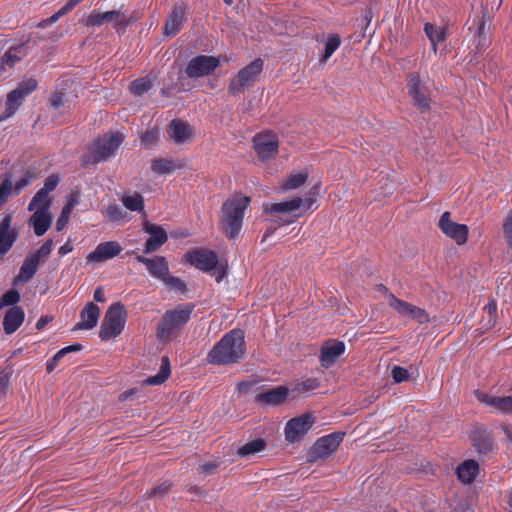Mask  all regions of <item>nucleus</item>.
<instances>
[{
	"label": "nucleus",
	"instance_id": "obj_4",
	"mask_svg": "<svg viewBox=\"0 0 512 512\" xmlns=\"http://www.w3.org/2000/svg\"><path fill=\"white\" fill-rule=\"evenodd\" d=\"M185 260L197 269L210 272L217 282L226 275L225 266L218 261L217 254L207 249H195L185 255Z\"/></svg>",
	"mask_w": 512,
	"mask_h": 512
},
{
	"label": "nucleus",
	"instance_id": "obj_13",
	"mask_svg": "<svg viewBox=\"0 0 512 512\" xmlns=\"http://www.w3.org/2000/svg\"><path fill=\"white\" fill-rule=\"evenodd\" d=\"M345 433L334 432L319 438L311 448V456L316 459L329 457L343 441Z\"/></svg>",
	"mask_w": 512,
	"mask_h": 512
},
{
	"label": "nucleus",
	"instance_id": "obj_22",
	"mask_svg": "<svg viewBox=\"0 0 512 512\" xmlns=\"http://www.w3.org/2000/svg\"><path fill=\"white\" fill-rule=\"evenodd\" d=\"M345 351V344L342 341L331 340L326 342L319 356L320 363L323 367L329 368L333 365L337 358Z\"/></svg>",
	"mask_w": 512,
	"mask_h": 512
},
{
	"label": "nucleus",
	"instance_id": "obj_14",
	"mask_svg": "<svg viewBox=\"0 0 512 512\" xmlns=\"http://www.w3.org/2000/svg\"><path fill=\"white\" fill-rule=\"evenodd\" d=\"M13 217V212L6 211L0 221V258L12 248L19 237L18 231L11 228Z\"/></svg>",
	"mask_w": 512,
	"mask_h": 512
},
{
	"label": "nucleus",
	"instance_id": "obj_39",
	"mask_svg": "<svg viewBox=\"0 0 512 512\" xmlns=\"http://www.w3.org/2000/svg\"><path fill=\"white\" fill-rule=\"evenodd\" d=\"M122 203L130 211L142 212L144 210V199L138 193L124 195Z\"/></svg>",
	"mask_w": 512,
	"mask_h": 512
},
{
	"label": "nucleus",
	"instance_id": "obj_42",
	"mask_svg": "<svg viewBox=\"0 0 512 512\" xmlns=\"http://www.w3.org/2000/svg\"><path fill=\"white\" fill-rule=\"evenodd\" d=\"M164 285L175 291H184L186 288L185 283L178 277L167 274V276L161 281Z\"/></svg>",
	"mask_w": 512,
	"mask_h": 512
},
{
	"label": "nucleus",
	"instance_id": "obj_40",
	"mask_svg": "<svg viewBox=\"0 0 512 512\" xmlns=\"http://www.w3.org/2000/svg\"><path fill=\"white\" fill-rule=\"evenodd\" d=\"M152 82L149 78H140L134 80L130 85V90L135 95H141L150 90Z\"/></svg>",
	"mask_w": 512,
	"mask_h": 512
},
{
	"label": "nucleus",
	"instance_id": "obj_49",
	"mask_svg": "<svg viewBox=\"0 0 512 512\" xmlns=\"http://www.w3.org/2000/svg\"><path fill=\"white\" fill-rule=\"evenodd\" d=\"M34 178H35L34 175H32L30 172L25 173L21 177V179L15 184V187H14L15 192L19 193L24 188L29 186L33 182Z\"/></svg>",
	"mask_w": 512,
	"mask_h": 512
},
{
	"label": "nucleus",
	"instance_id": "obj_20",
	"mask_svg": "<svg viewBox=\"0 0 512 512\" xmlns=\"http://www.w3.org/2000/svg\"><path fill=\"white\" fill-rule=\"evenodd\" d=\"M475 395L479 402L497 413H512V396H493L480 391H476Z\"/></svg>",
	"mask_w": 512,
	"mask_h": 512
},
{
	"label": "nucleus",
	"instance_id": "obj_7",
	"mask_svg": "<svg viewBox=\"0 0 512 512\" xmlns=\"http://www.w3.org/2000/svg\"><path fill=\"white\" fill-rule=\"evenodd\" d=\"M263 70V61L256 59L238 71L231 79L228 90L233 95H238L249 88L259 77Z\"/></svg>",
	"mask_w": 512,
	"mask_h": 512
},
{
	"label": "nucleus",
	"instance_id": "obj_37",
	"mask_svg": "<svg viewBox=\"0 0 512 512\" xmlns=\"http://www.w3.org/2000/svg\"><path fill=\"white\" fill-rule=\"evenodd\" d=\"M266 447V442L262 439H254L238 448V455L240 457H247L263 451Z\"/></svg>",
	"mask_w": 512,
	"mask_h": 512
},
{
	"label": "nucleus",
	"instance_id": "obj_19",
	"mask_svg": "<svg viewBox=\"0 0 512 512\" xmlns=\"http://www.w3.org/2000/svg\"><path fill=\"white\" fill-rule=\"evenodd\" d=\"M143 231L150 235L145 244V253L149 254L156 251L168 240L166 231L159 225L144 222Z\"/></svg>",
	"mask_w": 512,
	"mask_h": 512
},
{
	"label": "nucleus",
	"instance_id": "obj_51",
	"mask_svg": "<svg viewBox=\"0 0 512 512\" xmlns=\"http://www.w3.org/2000/svg\"><path fill=\"white\" fill-rule=\"evenodd\" d=\"M10 375L5 370H0V397L6 394L9 386Z\"/></svg>",
	"mask_w": 512,
	"mask_h": 512
},
{
	"label": "nucleus",
	"instance_id": "obj_31",
	"mask_svg": "<svg viewBox=\"0 0 512 512\" xmlns=\"http://www.w3.org/2000/svg\"><path fill=\"white\" fill-rule=\"evenodd\" d=\"M183 166L184 163L181 161H175L166 158H157L151 161V169L160 175L170 174L176 169L182 168Z\"/></svg>",
	"mask_w": 512,
	"mask_h": 512
},
{
	"label": "nucleus",
	"instance_id": "obj_36",
	"mask_svg": "<svg viewBox=\"0 0 512 512\" xmlns=\"http://www.w3.org/2000/svg\"><path fill=\"white\" fill-rule=\"evenodd\" d=\"M308 173L306 171L293 172L281 185L282 190L289 191L300 187L306 182Z\"/></svg>",
	"mask_w": 512,
	"mask_h": 512
},
{
	"label": "nucleus",
	"instance_id": "obj_58",
	"mask_svg": "<svg viewBox=\"0 0 512 512\" xmlns=\"http://www.w3.org/2000/svg\"><path fill=\"white\" fill-rule=\"evenodd\" d=\"M83 0H68L64 7V11L70 12L75 6L81 3Z\"/></svg>",
	"mask_w": 512,
	"mask_h": 512
},
{
	"label": "nucleus",
	"instance_id": "obj_47",
	"mask_svg": "<svg viewBox=\"0 0 512 512\" xmlns=\"http://www.w3.org/2000/svg\"><path fill=\"white\" fill-rule=\"evenodd\" d=\"M391 375L396 383H401L409 379V372L406 368L395 366L392 368Z\"/></svg>",
	"mask_w": 512,
	"mask_h": 512
},
{
	"label": "nucleus",
	"instance_id": "obj_54",
	"mask_svg": "<svg viewBox=\"0 0 512 512\" xmlns=\"http://www.w3.org/2000/svg\"><path fill=\"white\" fill-rule=\"evenodd\" d=\"M70 216H71L70 214L61 211L60 216L56 222L57 231H62L66 227Z\"/></svg>",
	"mask_w": 512,
	"mask_h": 512
},
{
	"label": "nucleus",
	"instance_id": "obj_43",
	"mask_svg": "<svg viewBox=\"0 0 512 512\" xmlns=\"http://www.w3.org/2000/svg\"><path fill=\"white\" fill-rule=\"evenodd\" d=\"M79 202L80 193L78 191H73L67 196L65 205L61 211L71 215L72 211L79 204Z\"/></svg>",
	"mask_w": 512,
	"mask_h": 512
},
{
	"label": "nucleus",
	"instance_id": "obj_35",
	"mask_svg": "<svg viewBox=\"0 0 512 512\" xmlns=\"http://www.w3.org/2000/svg\"><path fill=\"white\" fill-rule=\"evenodd\" d=\"M24 97L19 94V91L13 90L7 95L6 99V113L0 117L1 121L11 117L20 107Z\"/></svg>",
	"mask_w": 512,
	"mask_h": 512
},
{
	"label": "nucleus",
	"instance_id": "obj_25",
	"mask_svg": "<svg viewBox=\"0 0 512 512\" xmlns=\"http://www.w3.org/2000/svg\"><path fill=\"white\" fill-rule=\"evenodd\" d=\"M408 86L409 94L414 99L415 104L422 109H427L429 107V98L425 94V87L419 76L412 75L409 79Z\"/></svg>",
	"mask_w": 512,
	"mask_h": 512
},
{
	"label": "nucleus",
	"instance_id": "obj_63",
	"mask_svg": "<svg viewBox=\"0 0 512 512\" xmlns=\"http://www.w3.org/2000/svg\"><path fill=\"white\" fill-rule=\"evenodd\" d=\"M141 17V14L139 11H134L131 13L130 16H126V20H128L129 22L127 23V27L132 24L133 22L137 21L138 19H140Z\"/></svg>",
	"mask_w": 512,
	"mask_h": 512
},
{
	"label": "nucleus",
	"instance_id": "obj_50",
	"mask_svg": "<svg viewBox=\"0 0 512 512\" xmlns=\"http://www.w3.org/2000/svg\"><path fill=\"white\" fill-rule=\"evenodd\" d=\"M104 213L112 221H120L123 218L121 209L116 205L107 207Z\"/></svg>",
	"mask_w": 512,
	"mask_h": 512
},
{
	"label": "nucleus",
	"instance_id": "obj_30",
	"mask_svg": "<svg viewBox=\"0 0 512 512\" xmlns=\"http://www.w3.org/2000/svg\"><path fill=\"white\" fill-rule=\"evenodd\" d=\"M39 263L30 256H27L19 270V273L13 280V285L28 282L37 272Z\"/></svg>",
	"mask_w": 512,
	"mask_h": 512
},
{
	"label": "nucleus",
	"instance_id": "obj_38",
	"mask_svg": "<svg viewBox=\"0 0 512 512\" xmlns=\"http://www.w3.org/2000/svg\"><path fill=\"white\" fill-rule=\"evenodd\" d=\"M341 40L336 34H330L326 38L324 51L320 56V62L325 64L327 60L333 55V53L340 47Z\"/></svg>",
	"mask_w": 512,
	"mask_h": 512
},
{
	"label": "nucleus",
	"instance_id": "obj_16",
	"mask_svg": "<svg viewBox=\"0 0 512 512\" xmlns=\"http://www.w3.org/2000/svg\"><path fill=\"white\" fill-rule=\"evenodd\" d=\"M122 250V246L117 241L102 242L86 256V262L91 264L103 263L117 257Z\"/></svg>",
	"mask_w": 512,
	"mask_h": 512
},
{
	"label": "nucleus",
	"instance_id": "obj_12",
	"mask_svg": "<svg viewBox=\"0 0 512 512\" xmlns=\"http://www.w3.org/2000/svg\"><path fill=\"white\" fill-rule=\"evenodd\" d=\"M254 149L262 160L275 157L278 153V137L271 132L259 133L253 138Z\"/></svg>",
	"mask_w": 512,
	"mask_h": 512
},
{
	"label": "nucleus",
	"instance_id": "obj_34",
	"mask_svg": "<svg viewBox=\"0 0 512 512\" xmlns=\"http://www.w3.org/2000/svg\"><path fill=\"white\" fill-rule=\"evenodd\" d=\"M170 375V363L167 357L161 360V366L158 373L154 376L147 377L144 380L146 385H160L167 380Z\"/></svg>",
	"mask_w": 512,
	"mask_h": 512
},
{
	"label": "nucleus",
	"instance_id": "obj_18",
	"mask_svg": "<svg viewBox=\"0 0 512 512\" xmlns=\"http://www.w3.org/2000/svg\"><path fill=\"white\" fill-rule=\"evenodd\" d=\"M169 138L176 145H183L191 142L194 138V132L191 126L180 119L172 120L167 130Z\"/></svg>",
	"mask_w": 512,
	"mask_h": 512
},
{
	"label": "nucleus",
	"instance_id": "obj_6",
	"mask_svg": "<svg viewBox=\"0 0 512 512\" xmlns=\"http://www.w3.org/2000/svg\"><path fill=\"white\" fill-rule=\"evenodd\" d=\"M126 323V311L124 307L115 303L109 307L101 323L99 336L102 340L108 341L117 337L123 330Z\"/></svg>",
	"mask_w": 512,
	"mask_h": 512
},
{
	"label": "nucleus",
	"instance_id": "obj_10",
	"mask_svg": "<svg viewBox=\"0 0 512 512\" xmlns=\"http://www.w3.org/2000/svg\"><path fill=\"white\" fill-rule=\"evenodd\" d=\"M315 417L311 413H305L290 419L285 425V438L288 442L299 441L312 427Z\"/></svg>",
	"mask_w": 512,
	"mask_h": 512
},
{
	"label": "nucleus",
	"instance_id": "obj_3",
	"mask_svg": "<svg viewBox=\"0 0 512 512\" xmlns=\"http://www.w3.org/2000/svg\"><path fill=\"white\" fill-rule=\"evenodd\" d=\"M195 305L181 304L174 309L167 310L157 327V334L161 340L169 338L172 333L184 326L191 318Z\"/></svg>",
	"mask_w": 512,
	"mask_h": 512
},
{
	"label": "nucleus",
	"instance_id": "obj_23",
	"mask_svg": "<svg viewBox=\"0 0 512 512\" xmlns=\"http://www.w3.org/2000/svg\"><path fill=\"white\" fill-rule=\"evenodd\" d=\"M100 314V308L95 303H87L81 311V320L75 325V329L90 330L94 328L98 323Z\"/></svg>",
	"mask_w": 512,
	"mask_h": 512
},
{
	"label": "nucleus",
	"instance_id": "obj_48",
	"mask_svg": "<svg viewBox=\"0 0 512 512\" xmlns=\"http://www.w3.org/2000/svg\"><path fill=\"white\" fill-rule=\"evenodd\" d=\"M59 181V176L53 174L45 180L44 186L39 191L45 192L46 194L49 195V193L52 192L58 186Z\"/></svg>",
	"mask_w": 512,
	"mask_h": 512
},
{
	"label": "nucleus",
	"instance_id": "obj_8",
	"mask_svg": "<svg viewBox=\"0 0 512 512\" xmlns=\"http://www.w3.org/2000/svg\"><path fill=\"white\" fill-rule=\"evenodd\" d=\"M126 14L119 10H110L99 12L94 10L87 18V25L101 26L103 24L114 23L117 32H124L127 28Z\"/></svg>",
	"mask_w": 512,
	"mask_h": 512
},
{
	"label": "nucleus",
	"instance_id": "obj_5",
	"mask_svg": "<svg viewBox=\"0 0 512 512\" xmlns=\"http://www.w3.org/2000/svg\"><path fill=\"white\" fill-rule=\"evenodd\" d=\"M314 202L315 199L312 196L304 198L296 197L277 203L266 202L263 204V210L270 214H283L298 218L309 211Z\"/></svg>",
	"mask_w": 512,
	"mask_h": 512
},
{
	"label": "nucleus",
	"instance_id": "obj_17",
	"mask_svg": "<svg viewBox=\"0 0 512 512\" xmlns=\"http://www.w3.org/2000/svg\"><path fill=\"white\" fill-rule=\"evenodd\" d=\"M388 304L403 317L417 320L420 323L428 321V315L423 309L400 300L393 294H388Z\"/></svg>",
	"mask_w": 512,
	"mask_h": 512
},
{
	"label": "nucleus",
	"instance_id": "obj_21",
	"mask_svg": "<svg viewBox=\"0 0 512 512\" xmlns=\"http://www.w3.org/2000/svg\"><path fill=\"white\" fill-rule=\"evenodd\" d=\"M137 261L144 264L149 271V274L160 281H162L169 273V265L165 257L156 256L153 258H146L138 255Z\"/></svg>",
	"mask_w": 512,
	"mask_h": 512
},
{
	"label": "nucleus",
	"instance_id": "obj_56",
	"mask_svg": "<svg viewBox=\"0 0 512 512\" xmlns=\"http://www.w3.org/2000/svg\"><path fill=\"white\" fill-rule=\"evenodd\" d=\"M484 311L487 312V314L490 316V317H494L495 314H496V311H497V306H496V303L491 301L489 303H487L485 306H484Z\"/></svg>",
	"mask_w": 512,
	"mask_h": 512
},
{
	"label": "nucleus",
	"instance_id": "obj_59",
	"mask_svg": "<svg viewBox=\"0 0 512 512\" xmlns=\"http://www.w3.org/2000/svg\"><path fill=\"white\" fill-rule=\"evenodd\" d=\"M73 250V247L70 245L69 242L65 243L64 245H62L60 248H59V251L58 253L61 255V256H64L70 252H72Z\"/></svg>",
	"mask_w": 512,
	"mask_h": 512
},
{
	"label": "nucleus",
	"instance_id": "obj_24",
	"mask_svg": "<svg viewBox=\"0 0 512 512\" xmlns=\"http://www.w3.org/2000/svg\"><path fill=\"white\" fill-rule=\"evenodd\" d=\"M25 312L20 306L9 308L3 319V329L8 335L14 333L24 322Z\"/></svg>",
	"mask_w": 512,
	"mask_h": 512
},
{
	"label": "nucleus",
	"instance_id": "obj_57",
	"mask_svg": "<svg viewBox=\"0 0 512 512\" xmlns=\"http://www.w3.org/2000/svg\"><path fill=\"white\" fill-rule=\"evenodd\" d=\"M52 106L54 108H60L64 104L62 95L56 94L51 99Z\"/></svg>",
	"mask_w": 512,
	"mask_h": 512
},
{
	"label": "nucleus",
	"instance_id": "obj_1",
	"mask_svg": "<svg viewBox=\"0 0 512 512\" xmlns=\"http://www.w3.org/2000/svg\"><path fill=\"white\" fill-rule=\"evenodd\" d=\"M246 354L244 332L233 329L226 333L208 353L211 364L224 365L240 361Z\"/></svg>",
	"mask_w": 512,
	"mask_h": 512
},
{
	"label": "nucleus",
	"instance_id": "obj_33",
	"mask_svg": "<svg viewBox=\"0 0 512 512\" xmlns=\"http://www.w3.org/2000/svg\"><path fill=\"white\" fill-rule=\"evenodd\" d=\"M52 198L45 192L37 191L28 205L29 211L50 212Z\"/></svg>",
	"mask_w": 512,
	"mask_h": 512
},
{
	"label": "nucleus",
	"instance_id": "obj_29",
	"mask_svg": "<svg viewBox=\"0 0 512 512\" xmlns=\"http://www.w3.org/2000/svg\"><path fill=\"white\" fill-rule=\"evenodd\" d=\"M479 472V465L475 460H465L457 468L459 480L464 484H471Z\"/></svg>",
	"mask_w": 512,
	"mask_h": 512
},
{
	"label": "nucleus",
	"instance_id": "obj_45",
	"mask_svg": "<svg viewBox=\"0 0 512 512\" xmlns=\"http://www.w3.org/2000/svg\"><path fill=\"white\" fill-rule=\"evenodd\" d=\"M37 87V81L33 78H30L26 81H23L15 90L19 91L24 98L28 96L32 91H34Z\"/></svg>",
	"mask_w": 512,
	"mask_h": 512
},
{
	"label": "nucleus",
	"instance_id": "obj_60",
	"mask_svg": "<svg viewBox=\"0 0 512 512\" xmlns=\"http://www.w3.org/2000/svg\"><path fill=\"white\" fill-rule=\"evenodd\" d=\"M94 299L97 302H104L105 301V295L101 287H98L94 292Z\"/></svg>",
	"mask_w": 512,
	"mask_h": 512
},
{
	"label": "nucleus",
	"instance_id": "obj_44",
	"mask_svg": "<svg viewBox=\"0 0 512 512\" xmlns=\"http://www.w3.org/2000/svg\"><path fill=\"white\" fill-rule=\"evenodd\" d=\"M13 184L9 178L4 179L0 184V207L7 201L11 192Z\"/></svg>",
	"mask_w": 512,
	"mask_h": 512
},
{
	"label": "nucleus",
	"instance_id": "obj_32",
	"mask_svg": "<svg viewBox=\"0 0 512 512\" xmlns=\"http://www.w3.org/2000/svg\"><path fill=\"white\" fill-rule=\"evenodd\" d=\"M424 32L431 42L433 51L437 52V45L442 43L446 37V29L443 26H434L431 23H425Z\"/></svg>",
	"mask_w": 512,
	"mask_h": 512
},
{
	"label": "nucleus",
	"instance_id": "obj_2",
	"mask_svg": "<svg viewBox=\"0 0 512 512\" xmlns=\"http://www.w3.org/2000/svg\"><path fill=\"white\" fill-rule=\"evenodd\" d=\"M249 203L250 199L241 195H235L224 203L221 230L228 237L233 238L239 234L244 213Z\"/></svg>",
	"mask_w": 512,
	"mask_h": 512
},
{
	"label": "nucleus",
	"instance_id": "obj_41",
	"mask_svg": "<svg viewBox=\"0 0 512 512\" xmlns=\"http://www.w3.org/2000/svg\"><path fill=\"white\" fill-rule=\"evenodd\" d=\"M53 241L48 239L35 253L29 255L31 258L40 263L41 259L46 258L52 251Z\"/></svg>",
	"mask_w": 512,
	"mask_h": 512
},
{
	"label": "nucleus",
	"instance_id": "obj_26",
	"mask_svg": "<svg viewBox=\"0 0 512 512\" xmlns=\"http://www.w3.org/2000/svg\"><path fill=\"white\" fill-rule=\"evenodd\" d=\"M185 20V9L182 6H176L170 13L165 26L164 34L168 37L176 35Z\"/></svg>",
	"mask_w": 512,
	"mask_h": 512
},
{
	"label": "nucleus",
	"instance_id": "obj_27",
	"mask_svg": "<svg viewBox=\"0 0 512 512\" xmlns=\"http://www.w3.org/2000/svg\"><path fill=\"white\" fill-rule=\"evenodd\" d=\"M53 222V215L51 212L36 211L29 219V224L32 225L35 235H44Z\"/></svg>",
	"mask_w": 512,
	"mask_h": 512
},
{
	"label": "nucleus",
	"instance_id": "obj_28",
	"mask_svg": "<svg viewBox=\"0 0 512 512\" xmlns=\"http://www.w3.org/2000/svg\"><path fill=\"white\" fill-rule=\"evenodd\" d=\"M288 396V389L283 386H279L274 389H270L264 392H261L256 396V400L259 403L268 404V405H278L286 400Z\"/></svg>",
	"mask_w": 512,
	"mask_h": 512
},
{
	"label": "nucleus",
	"instance_id": "obj_53",
	"mask_svg": "<svg viewBox=\"0 0 512 512\" xmlns=\"http://www.w3.org/2000/svg\"><path fill=\"white\" fill-rule=\"evenodd\" d=\"M67 13H68L67 11H64V7H61L58 12H56L55 14H53L48 19H46L43 22H41L40 26H45V25L53 24L56 21H58L60 17H62L63 15H65Z\"/></svg>",
	"mask_w": 512,
	"mask_h": 512
},
{
	"label": "nucleus",
	"instance_id": "obj_15",
	"mask_svg": "<svg viewBox=\"0 0 512 512\" xmlns=\"http://www.w3.org/2000/svg\"><path fill=\"white\" fill-rule=\"evenodd\" d=\"M439 227L447 237L454 240L458 245H463L467 242L469 232L468 226L452 221L450 219L449 212H444L441 215Z\"/></svg>",
	"mask_w": 512,
	"mask_h": 512
},
{
	"label": "nucleus",
	"instance_id": "obj_11",
	"mask_svg": "<svg viewBox=\"0 0 512 512\" xmlns=\"http://www.w3.org/2000/svg\"><path fill=\"white\" fill-rule=\"evenodd\" d=\"M220 64V59L214 56L200 55L191 59L186 67V74L190 78L208 75Z\"/></svg>",
	"mask_w": 512,
	"mask_h": 512
},
{
	"label": "nucleus",
	"instance_id": "obj_64",
	"mask_svg": "<svg viewBox=\"0 0 512 512\" xmlns=\"http://www.w3.org/2000/svg\"><path fill=\"white\" fill-rule=\"evenodd\" d=\"M170 488V485L169 484H162L161 486H159L158 488L154 489L153 490V494L157 495V494H163L165 493L166 491H168V489Z\"/></svg>",
	"mask_w": 512,
	"mask_h": 512
},
{
	"label": "nucleus",
	"instance_id": "obj_46",
	"mask_svg": "<svg viewBox=\"0 0 512 512\" xmlns=\"http://www.w3.org/2000/svg\"><path fill=\"white\" fill-rule=\"evenodd\" d=\"M4 306H15L20 301V294L16 290L7 291L0 299Z\"/></svg>",
	"mask_w": 512,
	"mask_h": 512
},
{
	"label": "nucleus",
	"instance_id": "obj_61",
	"mask_svg": "<svg viewBox=\"0 0 512 512\" xmlns=\"http://www.w3.org/2000/svg\"><path fill=\"white\" fill-rule=\"evenodd\" d=\"M502 430H503V432H504V434H505L506 438H507L510 442H512V425H510V424H504V425L502 426Z\"/></svg>",
	"mask_w": 512,
	"mask_h": 512
},
{
	"label": "nucleus",
	"instance_id": "obj_9",
	"mask_svg": "<svg viewBox=\"0 0 512 512\" xmlns=\"http://www.w3.org/2000/svg\"><path fill=\"white\" fill-rule=\"evenodd\" d=\"M123 142L120 133H112L99 138L91 147V153L95 162L103 161L112 155Z\"/></svg>",
	"mask_w": 512,
	"mask_h": 512
},
{
	"label": "nucleus",
	"instance_id": "obj_55",
	"mask_svg": "<svg viewBox=\"0 0 512 512\" xmlns=\"http://www.w3.org/2000/svg\"><path fill=\"white\" fill-rule=\"evenodd\" d=\"M157 137H158V132L156 130H150V131H147L142 136V142H144L147 145H150L156 141Z\"/></svg>",
	"mask_w": 512,
	"mask_h": 512
},
{
	"label": "nucleus",
	"instance_id": "obj_62",
	"mask_svg": "<svg viewBox=\"0 0 512 512\" xmlns=\"http://www.w3.org/2000/svg\"><path fill=\"white\" fill-rule=\"evenodd\" d=\"M50 321V318L47 317V316H44V317H41L37 322H36V329L38 330H41L43 329Z\"/></svg>",
	"mask_w": 512,
	"mask_h": 512
},
{
	"label": "nucleus",
	"instance_id": "obj_52",
	"mask_svg": "<svg viewBox=\"0 0 512 512\" xmlns=\"http://www.w3.org/2000/svg\"><path fill=\"white\" fill-rule=\"evenodd\" d=\"M503 230L509 244L512 246V214H509L503 224Z\"/></svg>",
	"mask_w": 512,
	"mask_h": 512
}]
</instances>
